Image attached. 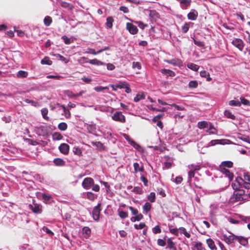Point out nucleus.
Returning <instances> with one entry per match:
<instances>
[{"mask_svg":"<svg viewBox=\"0 0 250 250\" xmlns=\"http://www.w3.org/2000/svg\"><path fill=\"white\" fill-rule=\"evenodd\" d=\"M248 197L247 194H245V191L243 189L234 191L233 194V197L235 199V202L247 200Z\"/></svg>","mask_w":250,"mask_h":250,"instance_id":"obj_1","label":"nucleus"},{"mask_svg":"<svg viewBox=\"0 0 250 250\" xmlns=\"http://www.w3.org/2000/svg\"><path fill=\"white\" fill-rule=\"evenodd\" d=\"M229 235L227 234H223V240L228 244L234 243L237 241L238 236L234 235L231 232H229Z\"/></svg>","mask_w":250,"mask_h":250,"instance_id":"obj_2","label":"nucleus"},{"mask_svg":"<svg viewBox=\"0 0 250 250\" xmlns=\"http://www.w3.org/2000/svg\"><path fill=\"white\" fill-rule=\"evenodd\" d=\"M29 208L34 213L40 214L42 212V206L41 204L36 203L33 201L32 204L29 206Z\"/></svg>","mask_w":250,"mask_h":250,"instance_id":"obj_3","label":"nucleus"},{"mask_svg":"<svg viewBox=\"0 0 250 250\" xmlns=\"http://www.w3.org/2000/svg\"><path fill=\"white\" fill-rule=\"evenodd\" d=\"M112 118L113 120L122 123H125V116L121 112H115L112 116Z\"/></svg>","mask_w":250,"mask_h":250,"instance_id":"obj_4","label":"nucleus"},{"mask_svg":"<svg viewBox=\"0 0 250 250\" xmlns=\"http://www.w3.org/2000/svg\"><path fill=\"white\" fill-rule=\"evenodd\" d=\"M101 204L98 203V205L96 207H95L93 209V219L96 221H98L100 219V215L101 211Z\"/></svg>","mask_w":250,"mask_h":250,"instance_id":"obj_5","label":"nucleus"},{"mask_svg":"<svg viewBox=\"0 0 250 250\" xmlns=\"http://www.w3.org/2000/svg\"><path fill=\"white\" fill-rule=\"evenodd\" d=\"M94 183V180L91 177L84 178L82 182V187L85 189H89Z\"/></svg>","mask_w":250,"mask_h":250,"instance_id":"obj_6","label":"nucleus"},{"mask_svg":"<svg viewBox=\"0 0 250 250\" xmlns=\"http://www.w3.org/2000/svg\"><path fill=\"white\" fill-rule=\"evenodd\" d=\"M232 44L236 47H237L239 50H243L244 46V43L243 41L241 39L238 38L234 39L232 41Z\"/></svg>","mask_w":250,"mask_h":250,"instance_id":"obj_7","label":"nucleus"},{"mask_svg":"<svg viewBox=\"0 0 250 250\" xmlns=\"http://www.w3.org/2000/svg\"><path fill=\"white\" fill-rule=\"evenodd\" d=\"M126 29L132 35L136 34L138 32V29L135 25L130 22L126 24Z\"/></svg>","mask_w":250,"mask_h":250,"instance_id":"obj_8","label":"nucleus"},{"mask_svg":"<svg viewBox=\"0 0 250 250\" xmlns=\"http://www.w3.org/2000/svg\"><path fill=\"white\" fill-rule=\"evenodd\" d=\"M198 16V12L195 9H191L188 13L187 17L188 20L195 21Z\"/></svg>","mask_w":250,"mask_h":250,"instance_id":"obj_9","label":"nucleus"},{"mask_svg":"<svg viewBox=\"0 0 250 250\" xmlns=\"http://www.w3.org/2000/svg\"><path fill=\"white\" fill-rule=\"evenodd\" d=\"M220 171L226 176H227L229 180H232L233 178V174L229 170L226 169L225 167H219Z\"/></svg>","mask_w":250,"mask_h":250,"instance_id":"obj_10","label":"nucleus"},{"mask_svg":"<svg viewBox=\"0 0 250 250\" xmlns=\"http://www.w3.org/2000/svg\"><path fill=\"white\" fill-rule=\"evenodd\" d=\"M59 149L62 153L66 155L69 152V146L67 144L63 143L60 146Z\"/></svg>","mask_w":250,"mask_h":250,"instance_id":"obj_11","label":"nucleus"},{"mask_svg":"<svg viewBox=\"0 0 250 250\" xmlns=\"http://www.w3.org/2000/svg\"><path fill=\"white\" fill-rule=\"evenodd\" d=\"M169 64H172L174 66H180L182 65V62L179 59H174L166 61Z\"/></svg>","mask_w":250,"mask_h":250,"instance_id":"obj_12","label":"nucleus"},{"mask_svg":"<svg viewBox=\"0 0 250 250\" xmlns=\"http://www.w3.org/2000/svg\"><path fill=\"white\" fill-rule=\"evenodd\" d=\"M206 243L208 248L211 250H217V248L215 244L214 241L211 238H208L206 240Z\"/></svg>","mask_w":250,"mask_h":250,"instance_id":"obj_13","label":"nucleus"},{"mask_svg":"<svg viewBox=\"0 0 250 250\" xmlns=\"http://www.w3.org/2000/svg\"><path fill=\"white\" fill-rule=\"evenodd\" d=\"M37 132L39 135H45L47 133V127L46 126L41 125L37 127Z\"/></svg>","mask_w":250,"mask_h":250,"instance_id":"obj_14","label":"nucleus"},{"mask_svg":"<svg viewBox=\"0 0 250 250\" xmlns=\"http://www.w3.org/2000/svg\"><path fill=\"white\" fill-rule=\"evenodd\" d=\"M237 240L240 245L244 247H246L248 245V240L247 238L242 236H238Z\"/></svg>","mask_w":250,"mask_h":250,"instance_id":"obj_15","label":"nucleus"},{"mask_svg":"<svg viewBox=\"0 0 250 250\" xmlns=\"http://www.w3.org/2000/svg\"><path fill=\"white\" fill-rule=\"evenodd\" d=\"M167 244L166 249H169L170 250H177L175 246V243L172 241L171 238H168L167 240Z\"/></svg>","mask_w":250,"mask_h":250,"instance_id":"obj_16","label":"nucleus"},{"mask_svg":"<svg viewBox=\"0 0 250 250\" xmlns=\"http://www.w3.org/2000/svg\"><path fill=\"white\" fill-rule=\"evenodd\" d=\"M200 169V167L199 165H196L195 166V167L191 168L190 171L188 172V177L189 178L191 179L194 177L195 175V171L198 170Z\"/></svg>","mask_w":250,"mask_h":250,"instance_id":"obj_17","label":"nucleus"},{"mask_svg":"<svg viewBox=\"0 0 250 250\" xmlns=\"http://www.w3.org/2000/svg\"><path fill=\"white\" fill-rule=\"evenodd\" d=\"M161 72L167 76L174 77L175 76V73L169 69H163L161 70Z\"/></svg>","mask_w":250,"mask_h":250,"instance_id":"obj_18","label":"nucleus"},{"mask_svg":"<svg viewBox=\"0 0 250 250\" xmlns=\"http://www.w3.org/2000/svg\"><path fill=\"white\" fill-rule=\"evenodd\" d=\"M177 1L179 2L181 4H183V8L186 9L188 8V7L190 5L191 0H176Z\"/></svg>","mask_w":250,"mask_h":250,"instance_id":"obj_19","label":"nucleus"},{"mask_svg":"<svg viewBox=\"0 0 250 250\" xmlns=\"http://www.w3.org/2000/svg\"><path fill=\"white\" fill-rule=\"evenodd\" d=\"M114 20L112 17H108L106 19V21L105 23V25L106 27L109 29H111L113 26V22Z\"/></svg>","mask_w":250,"mask_h":250,"instance_id":"obj_20","label":"nucleus"},{"mask_svg":"<svg viewBox=\"0 0 250 250\" xmlns=\"http://www.w3.org/2000/svg\"><path fill=\"white\" fill-rule=\"evenodd\" d=\"M16 75L18 78H24L28 76V73L25 71L20 70L18 72Z\"/></svg>","mask_w":250,"mask_h":250,"instance_id":"obj_21","label":"nucleus"},{"mask_svg":"<svg viewBox=\"0 0 250 250\" xmlns=\"http://www.w3.org/2000/svg\"><path fill=\"white\" fill-rule=\"evenodd\" d=\"M225 141H229L228 140H214L210 141V143L212 146H214L216 144H228Z\"/></svg>","mask_w":250,"mask_h":250,"instance_id":"obj_22","label":"nucleus"},{"mask_svg":"<svg viewBox=\"0 0 250 250\" xmlns=\"http://www.w3.org/2000/svg\"><path fill=\"white\" fill-rule=\"evenodd\" d=\"M134 172L137 173L138 171L143 172L144 171V168L143 166L140 167L139 164L138 163H134L133 164Z\"/></svg>","mask_w":250,"mask_h":250,"instance_id":"obj_23","label":"nucleus"},{"mask_svg":"<svg viewBox=\"0 0 250 250\" xmlns=\"http://www.w3.org/2000/svg\"><path fill=\"white\" fill-rule=\"evenodd\" d=\"M91 144L95 146L100 151L104 150L105 147L101 142H92Z\"/></svg>","mask_w":250,"mask_h":250,"instance_id":"obj_24","label":"nucleus"},{"mask_svg":"<svg viewBox=\"0 0 250 250\" xmlns=\"http://www.w3.org/2000/svg\"><path fill=\"white\" fill-rule=\"evenodd\" d=\"M151 208V205L148 202H146L143 207V213L147 214V212L150 211Z\"/></svg>","mask_w":250,"mask_h":250,"instance_id":"obj_25","label":"nucleus"},{"mask_svg":"<svg viewBox=\"0 0 250 250\" xmlns=\"http://www.w3.org/2000/svg\"><path fill=\"white\" fill-rule=\"evenodd\" d=\"M231 187L234 191L240 190V188L242 187L241 184L235 180V182H233L231 184Z\"/></svg>","mask_w":250,"mask_h":250,"instance_id":"obj_26","label":"nucleus"},{"mask_svg":"<svg viewBox=\"0 0 250 250\" xmlns=\"http://www.w3.org/2000/svg\"><path fill=\"white\" fill-rule=\"evenodd\" d=\"M233 164L231 161H223L221 163V165L220 167H228L231 168L233 167Z\"/></svg>","mask_w":250,"mask_h":250,"instance_id":"obj_27","label":"nucleus"},{"mask_svg":"<svg viewBox=\"0 0 250 250\" xmlns=\"http://www.w3.org/2000/svg\"><path fill=\"white\" fill-rule=\"evenodd\" d=\"M53 162L55 165L58 166H62L65 164V162L62 159L59 158L55 159Z\"/></svg>","mask_w":250,"mask_h":250,"instance_id":"obj_28","label":"nucleus"},{"mask_svg":"<svg viewBox=\"0 0 250 250\" xmlns=\"http://www.w3.org/2000/svg\"><path fill=\"white\" fill-rule=\"evenodd\" d=\"M145 99V95L142 93L141 94L138 93L136 95V97L134 98L135 102H138L140 100Z\"/></svg>","mask_w":250,"mask_h":250,"instance_id":"obj_29","label":"nucleus"},{"mask_svg":"<svg viewBox=\"0 0 250 250\" xmlns=\"http://www.w3.org/2000/svg\"><path fill=\"white\" fill-rule=\"evenodd\" d=\"M188 67L193 71H197L199 68V66L193 63H189L187 65Z\"/></svg>","mask_w":250,"mask_h":250,"instance_id":"obj_30","label":"nucleus"},{"mask_svg":"<svg viewBox=\"0 0 250 250\" xmlns=\"http://www.w3.org/2000/svg\"><path fill=\"white\" fill-rule=\"evenodd\" d=\"M238 138L247 143H250V138L247 135L239 134Z\"/></svg>","mask_w":250,"mask_h":250,"instance_id":"obj_31","label":"nucleus"},{"mask_svg":"<svg viewBox=\"0 0 250 250\" xmlns=\"http://www.w3.org/2000/svg\"><path fill=\"white\" fill-rule=\"evenodd\" d=\"M83 234L85 235L84 237L87 238L90 236L91 234V229L89 227H84L83 229Z\"/></svg>","mask_w":250,"mask_h":250,"instance_id":"obj_32","label":"nucleus"},{"mask_svg":"<svg viewBox=\"0 0 250 250\" xmlns=\"http://www.w3.org/2000/svg\"><path fill=\"white\" fill-rule=\"evenodd\" d=\"M52 22V18L50 16H46L43 20L44 24L46 26H49L51 24Z\"/></svg>","mask_w":250,"mask_h":250,"instance_id":"obj_33","label":"nucleus"},{"mask_svg":"<svg viewBox=\"0 0 250 250\" xmlns=\"http://www.w3.org/2000/svg\"><path fill=\"white\" fill-rule=\"evenodd\" d=\"M193 23L192 22H186L182 27V29L183 32L184 33H186L189 30V28L190 24H193Z\"/></svg>","mask_w":250,"mask_h":250,"instance_id":"obj_34","label":"nucleus"},{"mask_svg":"<svg viewBox=\"0 0 250 250\" xmlns=\"http://www.w3.org/2000/svg\"><path fill=\"white\" fill-rule=\"evenodd\" d=\"M86 128L90 133H94L96 131V126L93 125H87Z\"/></svg>","mask_w":250,"mask_h":250,"instance_id":"obj_35","label":"nucleus"},{"mask_svg":"<svg viewBox=\"0 0 250 250\" xmlns=\"http://www.w3.org/2000/svg\"><path fill=\"white\" fill-rule=\"evenodd\" d=\"M41 63L42 64L51 65L52 62L49 59V57H45L42 60Z\"/></svg>","mask_w":250,"mask_h":250,"instance_id":"obj_36","label":"nucleus"},{"mask_svg":"<svg viewBox=\"0 0 250 250\" xmlns=\"http://www.w3.org/2000/svg\"><path fill=\"white\" fill-rule=\"evenodd\" d=\"M198 83L197 81H191L188 83V87L191 89L196 88L198 87Z\"/></svg>","mask_w":250,"mask_h":250,"instance_id":"obj_37","label":"nucleus"},{"mask_svg":"<svg viewBox=\"0 0 250 250\" xmlns=\"http://www.w3.org/2000/svg\"><path fill=\"white\" fill-rule=\"evenodd\" d=\"M58 128L61 131H65L67 128V125L66 123L62 122L58 125Z\"/></svg>","mask_w":250,"mask_h":250,"instance_id":"obj_38","label":"nucleus"},{"mask_svg":"<svg viewBox=\"0 0 250 250\" xmlns=\"http://www.w3.org/2000/svg\"><path fill=\"white\" fill-rule=\"evenodd\" d=\"M41 112L43 118L46 120H49V118L48 116H47L48 112V109L45 108H43L42 109Z\"/></svg>","mask_w":250,"mask_h":250,"instance_id":"obj_39","label":"nucleus"},{"mask_svg":"<svg viewBox=\"0 0 250 250\" xmlns=\"http://www.w3.org/2000/svg\"><path fill=\"white\" fill-rule=\"evenodd\" d=\"M54 140H60L62 139V136L59 132H55L52 136Z\"/></svg>","mask_w":250,"mask_h":250,"instance_id":"obj_40","label":"nucleus"},{"mask_svg":"<svg viewBox=\"0 0 250 250\" xmlns=\"http://www.w3.org/2000/svg\"><path fill=\"white\" fill-rule=\"evenodd\" d=\"M147 199L150 202L153 203L155 201L156 197L155 193L154 192H151L147 196Z\"/></svg>","mask_w":250,"mask_h":250,"instance_id":"obj_41","label":"nucleus"},{"mask_svg":"<svg viewBox=\"0 0 250 250\" xmlns=\"http://www.w3.org/2000/svg\"><path fill=\"white\" fill-rule=\"evenodd\" d=\"M209 134H217V130L215 128L212 124L209 125V130L207 131Z\"/></svg>","mask_w":250,"mask_h":250,"instance_id":"obj_42","label":"nucleus"},{"mask_svg":"<svg viewBox=\"0 0 250 250\" xmlns=\"http://www.w3.org/2000/svg\"><path fill=\"white\" fill-rule=\"evenodd\" d=\"M86 197L90 201H94L96 198V196L91 192H87L86 193Z\"/></svg>","mask_w":250,"mask_h":250,"instance_id":"obj_43","label":"nucleus"},{"mask_svg":"<svg viewBox=\"0 0 250 250\" xmlns=\"http://www.w3.org/2000/svg\"><path fill=\"white\" fill-rule=\"evenodd\" d=\"M224 114L228 118L231 119H234L235 118V116L229 110H226L224 112Z\"/></svg>","mask_w":250,"mask_h":250,"instance_id":"obj_44","label":"nucleus"},{"mask_svg":"<svg viewBox=\"0 0 250 250\" xmlns=\"http://www.w3.org/2000/svg\"><path fill=\"white\" fill-rule=\"evenodd\" d=\"M229 105L240 106L241 105V103L239 101L231 100L229 103Z\"/></svg>","mask_w":250,"mask_h":250,"instance_id":"obj_45","label":"nucleus"},{"mask_svg":"<svg viewBox=\"0 0 250 250\" xmlns=\"http://www.w3.org/2000/svg\"><path fill=\"white\" fill-rule=\"evenodd\" d=\"M103 52V50H100L98 51H95L94 49L88 48V51L86 52L87 53L91 54L94 55H96Z\"/></svg>","mask_w":250,"mask_h":250,"instance_id":"obj_46","label":"nucleus"},{"mask_svg":"<svg viewBox=\"0 0 250 250\" xmlns=\"http://www.w3.org/2000/svg\"><path fill=\"white\" fill-rule=\"evenodd\" d=\"M193 42L195 44L199 47H204L205 46V43L197 39H193Z\"/></svg>","mask_w":250,"mask_h":250,"instance_id":"obj_47","label":"nucleus"},{"mask_svg":"<svg viewBox=\"0 0 250 250\" xmlns=\"http://www.w3.org/2000/svg\"><path fill=\"white\" fill-rule=\"evenodd\" d=\"M179 229L180 230V232L183 233L184 235L187 238H189L190 237V234L187 231L186 229L185 228L180 227L179 228Z\"/></svg>","mask_w":250,"mask_h":250,"instance_id":"obj_48","label":"nucleus"},{"mask_svg":"<svg viewBox=\"0 0 250 250\" xmlns=\"http://www.w3.org/2000/svg\"><path fill=\"white\" fill-rule=\"evenodd\" d=\"M208 126V123L206 121H201L198 123V126L199 128H204Z\"/></svg>","mask_w":250,"mask_h":250,"instance_id":"obj_49","label":"nucleus"},{"mask_svg":"<svg viewBox=\"0 0 250 250\" xmlns=\"http://www.w3.org/2000/svg\"><path fill=\"white\" fill-rule=\"evenodd\" d=\"M89 62L90 63H91L92 64L98 65H103L104 64V62H103L96 59L91 60Z\"/></svg>","mask_w":250,"mask_h":250,"instance_id":"obj_50","label":"nucleus"},{"mask_svg":"<svg viewBox=\"0 0 250 250\" xmlns=\"http://www.w3.org/2000/svg\"><path fill=\"white\" fill-rule=\"evenodd\" d=\"M119 215L122 219H125L128 217V213L123 210L119 211Z\"/></svg>","mask_w":250,"mask_h":250,"instance_id":"obj_51","label":"nucleus"},{"mask_svg":"<svg viewBox=\"0 0 250 250\" xmlns=\"http://www.w3.org/2000/svg\"><path fill=\"white\" fill-rule=\"evenodd\" d=\"M132 68L134 69L137 68L138 70H140L142 68L141 64L138 62H133L132 63Z\"/></svg>","mask_w":250,"mask_h":250,"instance_id":"obj_52","label":"nucleus"},{"mask_svg":"<svg viewBox=\"0 0 250 250\" xmlns=\"http://www.w3.org/2000/svg\"><path fill=\"white\" fill-rule=\"evenodd\" d=\"M62 108H63V112H64V114L65 115V116L67 118H68L70 117V112L69 111V110L67 109L64 105H62Z\"/></svg>","mask_w":250,"mask_h":250,"instance_id":"obj_53","label":"nucleus"},{"mask_svg":"<svg viewBox=\"0 0 250 250\" xmlns=\"http://www.w3.org/2000/svg\"><path fill=\"white\" fill-rule=\"evenodd\" d=\"M133 191L135 192L137 194H141L143 193V191L142 188L140 187H134Z\"/></svg>","mask_w":250,"mask_h":250,"instance_id":"obj_54","label":"nucleus"},{"mask_svg":"<svg viewBox=\"0 0 250 250\" xmlns=\"http://www.w3.org/2000/svg\"><path fill=\"white\" fill-rule=\"evenodd\" d=\"M62 39L66 44H70L72 41L70 38H67V37L65 35L63 36L62 37Z\"/></svg>","mask_w":250,"mask_h":250,"instance_id":"obj_55","label":"nucleus"},{"mask_svg":"<svg viewBox=\"0 0 250 250\" xmlns=\"http://www.w3.org/2000/svg\"><path fill=\"white\" fill-rule=\"evenodd\" d=\"M152 231L154 234L160 233L161 232V229L159 225L156 226L152 229Z\"/></svg>","mask_w":250,"mask_h":250,"instance_id":"obj_56","label":"nucleus"},{"mask_svg":"<svg viewBox=\"0 0 250 250\" xmlns=\"http://www.w3.org/2000/svg\"><path fill=\"white\" fill-rule=\"evenodd\" d=\"M128 142L136 149H139V148L140 147V146L134 141L129 140Z\"/></svg>","mask_w":250,"mask_h":250,"instance_id":"obj_57","label":"nucleus"},{"mask_svg":"<svg viewBox=\"0 0 250 250\" xmlns=\"http://www.w3.org/2000/svg\"><path fill=\"white\" fill-rule=\"evenodd\" d=\"M66 95L70 98H75V94L73 93L72 91L70 90H67L65 91Z\"/></svg>","mask_w":250,"mask_h":250,"instance_id":"obj_58","label":"nucleus"},{"mask_svg":"<svg viewBox=\"0 0 250 250\" xmlns=\"http://www.w3.org/2000/svg\"><path fill=\"white\" fill-rule=\"evenodd\" d=\"M145 226H146V224L144 222L140 223L139 225H138L137 224L134 225V228L136 229H142L144 228L145 227Z\"/></svg>","mask_w":250,"mask_h":250,"instance_id":"obj_59","label":"nucleus"},{"mask_svg":"<svg viewBox=\"0 0 250 250\" xmlns=\"http://www.w3.org/2000/svg\"><path fill=\"white\" fill-rule=\"evenodd\" d=\"M126 82H120L118 83L115 84V86L117 88L122 89L124 88Z\"/></svg>","mask_w":250,"mask_h":250,"instance_id":"obj_60","label":"nucleus"},{"mask_svg":"<svg viewBox=\"0 0 250 250\" xmlns=\"http://www.w3.org/2000/svg\"><path fill=\"white\" fill-rule=\"evenodd\" d=\"M134 22L138 24V26L140 28H141L142 29H144L145 27L147 26V24H144L143 22H142L141 21H134Z\"/></svg>","mask_w":250,"mask_h":250,"instance_id":"obj_61","label":"nucleus"},{"mask_svg":"<svg viewBox=\"0 0 250 250\" xmlns=\"http://www.w3.org/2000/svg\"><path fill=\"white\" fill-rule=\"evenodd\" d=\"M241 104H243L244 105H250V102L249 100L246 99L244 97L240 98Z\"/></svg>","mask_w":250,"mask_h":250,"instance_id":"obj_62","label":"nucleus"},{"mask_svg":"<svg viewBox=\"0 0 250 250\" xmlns=\"http://www.w3.org/2000/svg\"><path fill=\"white\" fill-rule=\"evenodd\" d=\"M243 181L248 182L250 183V173H247L244 175V180Z\"/></svg>","mask_w":250,"mask_h":250,"instance_id":"obj_63","label":"nucleus"},{"mask_svg":"<svg viewBox=\"0 0 250 250\" xmlns=\"http://www.w3.org/2000/svg\"><path fill=\"white\" fill-rule=\"evenodd\" d=\"M194 248L196 249L197 250H203V248L202 247V244L201 242L196 243L194 246Z\"/></svg>","mask_w":250,"mask_h":250,"instance_id":"obj_64","label":"nucleus"}]
</instances>
